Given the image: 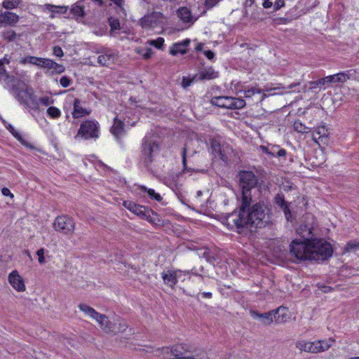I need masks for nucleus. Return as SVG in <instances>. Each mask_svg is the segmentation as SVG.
<instances>
[{"label": "nucleus", "mask_w": 359, "mask_h": 359, "mask_svg": "<svg viewBox=\"0 0 359 359\" xmlns=\"http://www.w3.org/2000/svg\"><path fill=\"white\" fill-rule=\"evenodd\" d=\"M234 90L237 93L240 92L244 93V97L246 98L252 97L255 95H260L262 93V90L257 88L256 86L251 87L250 88L246 89L243 87L240 88V84L237 83L235 85Z\"/></svg>", "instance_id": "c756f323"}, {"label": "nucleus", "mask_w": 359, "mask_h": 359, "mask_svg": "<svg viewBox=\"0 0 359 359\" xmlns=\"http://www.w3.org/2000/svg\"><path fill=\"white\" fill-rule=\"evenodd\" d=\"M1 193L5 196H11V198L13 197V194L11 192V191L8 188H3L1 189Z\"/></svg>", "instance_id": "bf43d9fd"}, {"label": "nucleus", "mask_w": 359, "mask_h": 359, "mask_svg": "<svg viewBox=\"0 0 359 359\" xmlns=\"http://www.w3.org/2000/svg\"><path fill=\"white\" fill-rule=\"evenodd\" d=\"M263 6L266 8H269L272 6V2L270 0H264Z\"/></svg>", "instance_id": "680f3d73"}, {"label": "nucleus", "mask_w": 359, "mask_h": 359, "mask_svg": "<svg viewBox=\"0 0 359 359\" xmlns=\"http://www.w3.org/2000/svg\"><path fill=\"white\" fill-rule=\"evenodd\" d=\"M205 5L208 8H212L217 3V0H205Z\"/></svg>", "instance_id": "052dcab7"}, {"label": "nucleus", "mask_w": 359, "mask_h": 359, "mask_svg": "<svg viewBox=\"0 0 359 359\" xmlns=\"http://www.w3.org/2000/svg\"><path fill=\"white\" fill-rule=\"evenodd\" d=\"M177 17L184 24V27H189L195 21L190 10L187 7H181L177 10Z\"/></svg>", "instance_id": "2eb2a0df"}, {"label": "nucleus", "mask_w": 359, "mask_h": 359, "mask_svg": "<svg viewBox=\"0 0 359 359\" xmlns=\"http://www.w3.org/2000/svg\"><path fill=\"white\" fill-rule=\"evenodd\" d=\"M53 55H55L56 57H61L64 55L63 50H62V48L60 46H55L53 48Z\"/></svg>", "instance_id": "4d7b16f0"}, {"label": "nucleus", "mask_w": 359, "mask_h": 359, "mask_svg": "<svg viewBox=\"0 0 359 359\" xmlns=\"http://www.w3.org/2000/svg\"><path fill=\"white\" fill-rule=\"evenodd\" d=\"M97 53L99 55L96 57V62L101 66H108L115 62L118 58L117 52L111 49L102 48Z\"/></svg>", "instance_id": "f8f14e48"}, {"label": "nucleus", "mask_w": 359, "mask_h": 359, "mask_svg": "<svg viewBox=\"0 0 359 359\" xmlns=\"http://www.w3.org/2000/svg\"><path fill=\"white\" fill-rule=\"evenodd\" d=\"M197 80H198V78H197L196 75H195L192 78L184 76L182 78V86L184 88H187V87L190 86L195 81H197Z\"/></svg>", "instance_id": "09e8293b"}, {"label": "nucleus", "mask_w": 359, "mask_h": 359, "mask_svg": "<svg viewBox=\"0 0 359 359\" xmlns=\"http://www.w3.org/2000/svg\"><path fill=\"white\" fill-rule=\"evenodd\" d=\"M44 254H45V250L43 248H40L39 250H38L36 251L38 261H39V264H44L46 262L45 257H44Z\"/></svg>", "instance_id": "5fc2aeb1"}, {"label": "nucleus", "mask_w": 359, "mask_h": 359, "mask_svg": "<svg viewBox=\"0 0 359 359\" xmlns=\"http://www.w3.org/2000/svg\"><path fill=\"white\" fill-rule=\"evenodd\" d=\"M60 83L62 87L67 88L70 85L71 79L67 76H63L60 78Z\"/></svg>", "instance_id": "6e6d98bb"}, {"label": "nucleus", "mask_w": 359, "mask_h": 359, "mask_svg": "<svg viewBox=\"0 0 359 359\" xmlns=\"http://www.w3.org/2000/svg\"><path fill=\"white\" fill-rule=\"evenodd\" d=\"M182 277V270L168 271L162 273V278L165 285L173 287L177 283V280Z\"/></svg>", "instance_id": "4468645a"}, {"label": "nucleus", "mask_w": 359, "mask_h": 359, "mask_svg": "<svg viewBox=\"0 0 359 359\" xmlns=\"http://www.w3.org/2000/svg\"><path fill=\"white\" fill-rule=\"evenodd\" d=\"M79 308L81 311L93 319L98 316V312L86 304H80Z\"/></svg>", "instance_id": "f704fd0d"}, {"label": "nucleus", "mask_w": 359, "mask_h": 359, "mask_svg": "<svg viewBox=\"0 0 359 359\" xmlns=\"http://www.w3.org/2000/svg\"><path fill=\"white\" fill-rule=\"evenodd\" d=\"M141 189L147 192L151 199L155 200L156 201H161L162 200L161 195L156 193L154 189H148L146 187H142Z\"/></svg>", "instance_id": "58836bf2"}, {"label": "nucleus", "mask_w": 359, "mask_h": 359, "mask_svg": "<svg viewBox=\"0 0 359 359\" xmlns=\"http://www.w3.org/2000/svg\"><path fill=\"white\" fill-rule=\"evenodd\" d=\"M297 233L306 241H313L314 238L313 229L311 224H302L297 229Z\"/></svg>", "instance_id": "6ab92c4d"}, {"label": "nucleus", "mask_w": 359, "mask_h": 359, "mask_svg": "<svg viewBox=\"0 0 359 359\" xmlns=\"http://www.w3.org/2000/svg\"><path fill=\"white\" fill-rule=\"evenodd\" d=\"M203 271V267H200L197 269L196 267H193L191 270L182 271V277L187 276L188 280L190 281L196 280L201 282L203 280V276L201 274V272Z\"/></svg>", "instance_id": "412c9836"}, {"label": "nucleus", "mask_w": 359, "mask_h": 359, "mask_svg": "<svg viewBox=\"0 0 359 359\" xmlns=\"http://www.w3.org/2000/svg\"><path fill=\"white\" fill-rule=\"evenodd\" d=\"M240 186L241 187V202L243 205L252 203V191H262V186L259 184L257 177L251 171H241L239 172Z\"/></svg>", "instance_id": "f03ea898"}, {"label": "nucleus", "mask_w": 359, "mask_h": 359, "mask_svg": "<svg viewBox=\"0 0 359 359\" xmlns=\"http://www.w3.org/2000/svg\"><path fill=\"white\" fill-rule=\"evenodd\" d=\"M334 339L329 338L327 340L308 341L301 339L297 341L296 347L301 351L320 353L329 349L334 343Z\"/></svg>", "instance_id": "39448f33"}, {"label": "nucleus", "mask_w": 359, "mask_h": 359, "mask_svg": "<svg viewBox=\"0 0 359 359\" xmlns=\"http://www.w3.org/2000/svg\"><path fill=\"white\" fill-rule=\"evenodd\" d=\"M196 154V151L191 150L189 148L188 143H187L185 144L184 147L183 148L182 154V163H183L184 170H188L187 165V158L193 156L194 154Z\"/></svg>", "instance_id": "72a5a7b5"}, {"label": "nucleus", "mask_w": 359, "mask_h": 359, "mask_svg": "<svg viewBox=\"0 0 359 359\" xmlns=\"http://www.w3.org/2000/svg\"><path fill=\"white\" fill-rule=\"evenodd\" d=\"M327 136V129L325 126H320L312 133V139L314 142Z\"/></svg>", "instance_id": "473e14b6"}, {"label": "nucleus", "mask_w": 359, "mask_h": 359, "mask_svg": "<svg viewBox=\"0 0 359 359\" xmlns=\"http://www.w3.org/2000/svg\"><path fill=\"white\" fill-rule=\"evenodd\" d=\"M311 252V260L323 261L332 256L333 250L327 241L315 238L312 241Z\"/></svg>", "instance_id": "0eeeda50"}, {"label": "nucleus", "mask_w": 359, "mask_h": 359, "mask_svg": "<svg viewBox=\"0 0 359 359\" xmlns=\"http://www.w3.org/2000/svg\"><path fill=\"white\" fill-rule=\"evenodd\" d=\"M41 10L44 12L51 13V18H54L55 13H65L67 11V7L63 6H55L50 4H45L41 6Z\"/></svg>", "instance_id": "a878e982"}, {"label": "nucleus", "mask_w": 359, "mask_h": 359, "mask_svg": "<svg viewBox=\"0 0 359 359\" xmlns=\"http://www.w3.org/2000/svg\"><path fill=\"white\" fill-rule=\"evenodd\" d=\"M8 280L12 287L18 292H24L26 289L23 278L17 270L12 271L8 276Z\"/></svg>", "instance_id": "ddd939ff"}, {"label": "nucleus", "mask_w": 359, "mask_h": 359, "mask_svg": "<svg viewBox=\"0 0 359 359\" xmlns=\"http://www.w3.org/2000/svg\"><path fill=\"white\" fill-rule=\"evenodd\" d=\"M47 114L52 118H57L61 116V111L55 107H50L47 109Z\"/></svg>", "instance_id": "c03bdc74"}, {"label": "nucleus", "mask_w": 359, "mask_h": 359, "mask_svg": "<svg viewBox=\"0 0 359 359\" xmlns=\"http://www.w3.org/2000/svg\"><path fill=\"white\" fill-rule=\"evenodd\" d=\"M43 58L34 56H28L23 60V62H27L41 67Z\"/></svg>", "instance_id": "a19ab883"}, {"label": "nucleus", "mask_w": 359, "mask_h": 359, "mask_svg": "<svg viewBox=\"0 0 359 359\" xmlns=\"http://www.w3.org/2000/svg\"><path fill=\"white\" fill-rule=\"evenodd\" d=\"M331 78H333L332 83H344L350 79V72H339L338 74L331 75Z\"/></svg>", "instance_id": "e433bc0d"}, {"label": "nucleus", "mask_w": 359, "mask_h": 359, "mask_svg": "<svg viewBox=\"0 0 359 359\" xmlns=\"http://www.w3.org/2000/svg\"><path fill=\"white\" fill-rule=\"evenodd\" d=\"M53 228L56 231L69 235L73 233L75 223L71 217L67 215H60L55 218L53 222Z\"/></svg>", "instance_id": "9b49d317"}, {"label": "nucleus", "mask_w": 359, "mask_h": 359, "mask_svg": "<svg viewBox=\"0 0 359 359\" xmlns=\"http://www.w3.org/2000/svg\"><path fill=\"white\" fill-rule=\"evenodd\" d=\"M123 205L129 211L142 219H146L150 223H154V219L153 218L154 213L147 207L136 204L135 202L131 201H124Z\"/></svg>", "instance_id": "9d476101"}, {"label": "nucleus", "mask_w": 359, "mask_h": 359, "mask_svg": "<svg viewBox=\"0 0 359 359\" xmlns=\"http://www.w3.org/2000/svg\"><path fill=\"white\" fill-rule=\"evenodd\" d=\"M18 0H5L3 2V6L6 9H13L18 6Z\"/></svg>", "instance_id": "8fccbe9b"}, {"label": "nucleus", "mask_w": 359, "mask_h": 359, "mask_svg": "<svg viewBox=\"0 0 359 359\" xmlns=\"http://www.w3.org/2000/svg\"><path fill=\"white\" fill-rule=\"evenodd\" d=\"M210 102L212 105L229 109H241L246 105L243 99L231 96H215L212 97Z\"/></svg>", "instance_id": "1a4fd4ad"}, {"label": "nucleus", "mask_w": 359, "mask_h": 359, "mask_svg": "<svg viewBox=\"0 0 359 359\" xmlns=\"http://www.w3.org/2000/svg\"><path fill=\"white\" fill-rule=\"evenodd\" d=\"M135 53L142 55V57L145 60L149 59L153 54L152 50L150 48H136Z\"/></svg>", "instance_id": "ea45409f"}, {"label": "nucleus", "mask_w": 359, "mask_h": 359, "mask_svg": "<svg viewBox=\"0 0 359 359\" xmlns=\"http://www.w3.org/2000/svg\"><path fill=\"white\" fill-rule=\"evenodd\" d=\"M108 22L110 26V35L115 36L121 29L119 20L114 17L108 18Z\"/></svg>", "instance_id": "2f4dec72"}, {"label": "nucleus", "mask_w": 359, "mask_h": 359, "mask_svg": "<svg viewBox=\"0 0 359 359\" xmlns=\"http://www.w3.org/2000/svg\"><path fill=\"white\" fill-rule=\"evenodd\" d=\"M100 135V126L95 119H88L81 123L76 138L81 137L85 140H96Z\"/></svg>", "instance_id": "20e7f679"}, {"label": "nucleus", "mask_w": 359, "mask_h": 359, "mask_svg": "<svg viewBox=\"0 0 359 359\" xmlns=\"http://www.w3.org/2000/svg\"><path fill=\"white\" fill-rule=\"evenodd\" d=\"M112 327L115 328L116 330L117 331L116 333H114V334H116L119 332H124L127 328V325L126 324V323L123 320H118V323H114L112 325Z\"/></svg>", "instance_id": "de8ad7c7"}, {"label": "nucleus", "mask_w": 359, "mask_h": 359, "mask_svg": "<svg viewBox=\"0 0 359 359\" xmlns=\"http://www.w3.org/2000/svg\"><path fill=\"white\" fill-rule=\"evenodd\" d=\"M191 41L188 39L182 41L175 43L172 45L170 49V53L172 55H177V54H184L187 53V47L189 46Z\"/></svg>", "instance_id": "4be33fe9"}, {"label": "nucleus", "mask_w": 359, "mask_h": 359, "mask_svg": "<svg viewBox=\"0 0 359 359\" xmlns=\"http://www.w3.org/2000/svg\"><path fill=\"white\" fill-rule=\"evenodd\" d=\"M19 17L14 13L6 11L0 12V27L4 25H13L18 22Z\"/></svg>", "instance_id": "a211bd4d"}, {"label": "nucleus", "mask_w": 359, "mask_h": 359, "mask_svg": "<svg viewBox=\"0 0 359 359\" xmlns=\"http://www.w3.org/2000/svg\"><path fill=\"white\" fill-rule=\"evenodd\" d=\"M39 102L43 106H49L54 103V100L50 96H43L39 98Z\"/></svg>", "instance_id": "603ef678"}, {"label": "nucleus", "mask_w": 359, "mask_h": 359, "mask_svg": "<svg viewBox=\"0 0 359 359\" xmlns=\"http://www.w3.org/2000/svg\"><path fill=\"white\" fill-rule=\"evenodd\" d=\"M312 241L293 240L290 245V252L299 260H311Z\"/></svg>", "instance_id": "6e6552de"}, {"label": "nucleus", "mask_w": 359, "mask_h": 359, "mask_svg": "<svg viewBox=\"0 0 359 359\" xmlns=\"http://www.w3.org/2000/svg\"><path fill=\"white\" fill-rule=\"evenodd\" d=\"M41 67L46 69L47 72L50 74H60L65 71V67L63 65H60L48 58H43Z\"/></svg>", "instance_id": "dca6fc26"}, {"label": "nucleus", "mask_w": 359, "mask_h": 359, "mask_svg": "<svg viewBox=\"0 0 359 359\" xmlns=\"http://www.w3.org/2000/svg\"><path fill=\"white\" fill-rule=\"evenodd\" d=\"M293 126L294 130L300 133H307L309 131V128L299 121H295Z\"/></svg>", "instance_id": "a18cd8bd"}, {"label": "nucleus", "mask_w": 359, "mask_h": 359, "mask_svg": "<svg viewBox=\"0 0 359 359\" xmlns=\"http://www.w3.org/2000/svg\"><path fill=\"white\" fill-rule=\"evenodd\" d=\"M111 3H113L116 6V11L121 16H126V10L125 6L126 2L125 0H109Z\"/></svg>", "instance_id": "4c0bfd02"}, {"label": "nucleus", "mask_w": 359, "mask_h": 359, "mask_svg": "<svg viewBox=\"0 0 359 359\" xmlns=\"http://www.w3.org/2000/svg\"><path fill=\"white\" fill-rule=\"evenodd\" d=\"M203 53L206 57L210 60L215 57V53L210 50H205Z\"/></svg>", "instance_id": "13d9d810"}, {"label": "nucleus", "mask_w": 359, "mask_h": 359, "mask_svg": "<svg viewBox=\"0 0 359 359\" xmlns=\"http://www.w3.org/2000/svg\"><path fill=\"white\" fill-rule=\"evenodd\" d=\"M323 289H322L325 292H327L328 291L330 290V287H327V286H323Z\"/></svg>", "instance_id": "774afa93"}, {"label": "nucleus", "mask_w": 359, "mask_h": 359, "mask_svg": "<svg viewBox=\"0 0 359 359\" xmlns=\"http://www.w3.org/2000/svg\"><path fill=\"white\" fill-rule=\"evenodd\" d=\"M198 80H210L218 77V73L212 67L202 69L198 74H196Z\"/></svg>", "instance_id": "cd10ccee"}, {"label": "nucleus", "mask_w": 359, "mask_h": 359, "mask_svg": "<svg viewBox=\"0 0 359 359\" xmlns=\"http://www.w3.org/2000/svg\"><path fill=\"white\" fill-rule=\"evenodd\" d=\"M210 151L215 158H218L222 160L223 161L227 160L226 156L222 151V147L219 140L215 138L210 139Z\"/></svg>", "instance_id": "f3484780"}, {"label": "nucleus", "mask_w": 359, "mask_h": 359, "mask_svg": "<svg viewBox=\"0 0 359 359\" xmlns=\"http://www.w3.org/2000/svg\"><path fill=\"white\" fill-rule=\"evenodd\" d=\"M274 203L283 211L287 221H290L292 218V214L284 196L277 194L274 198Z\"/></svg>", "instance_id": "5701e85b"}, {"label": "nucleus", "mask_w": 359, "mask_h": 359, "mask_svg": "<svg viewBox=\"0 0 359 359\" xmlns=\"http://www.w3.org/2000/svg\"><path fill=\"white\" fill-rule=\"evenodd\" d=\"M2 36L5 39L11 41H13L15 39L16 34L13 30L8 29V30L4 31L2 33Z\"/></svg>", "instance_id": "864d4df0"}, {"label": "nucleus", "mask_w": 359, "mask_h": 359, "mask_svg": "<svg viewBox=\"0 0 359 359\" xmlns=\"http://www.w3.org/2000/svg\"><path fill=\"white\" fill-rule=\"evenodd\" d=\"M164 39L163 37H158L156 39H151L147 41V44L153 46L158 49H163L164 44Z\"/></svg>", "instance_id": "79ce46f5"}, {"label": "nucleus", "mask_w": 359, "mask_h": 359, "mask_svg": "<svg viewBox=\"0 0 359 359\" xmlns=\"http://www.w3.org/2000/svg\"><path fill=\"white\" fill-rule=\"evenodd\" d=\"M4 63L8 64L9 60L4 57L3 60H0V80L6 79L8 77L4 66Z\"/></svg>", "instance_id": "49530a36"}, {"label": "nucleus", "mask_w": 359, "mask_h": 359, "mask_svg": "<svg viewBox=\"0 0 359 359\" xmlns=\"http://www.w3.org/2000/svg\"><path fill=\"white\" fill-rule=\"evenodd\" d=\"M251 203L243 205L227 215L226 223L229 229L241 228L247 225L262 228L271 223L272 212L270 203L265 197L250 206Z\"/></svg>", "instance_id": "f257e3e1"}, {"label": "nucleus", "mask_w": 359, "mask_h": 359, "mask_svg": "<svg viewBox=\"0 0 359 359\" xmlns=\"http://www.w3.org/2000/svg\"><path fill=\"white\" fill-rule=\"evenodd\" d=\"M90 110L84 108L82 106L81 102L76 98L74 100V110L72 112V116L74 118H79L85 116L89 115Z\"/></svg>", "instance_id": "b1692460"}, {"label": "nucleus", "mask_w": 359, "mask_h": 359, "mask_svg": "<svg viewBox=\"0 0 359 359\" xmlns=\"http://www.w3.org/2000/svg\"><path fill=\"white\" fill-rule=\"evenodd\" d=\"M297 85H298L297 83H292V84L288 86V87H287L288 90L287 91L289 92L290 90H292L293 88V87H296V86H297Z\"/></svg>", "instance_id": "338daca9"}, {"label": "nucleus", "mask_w": 359, "mask_h": 359, "mask_svg": "<svg viewBox=\"0 0 359 359\" xmlns=\"http://www.w3.org/2000/svg\"><path fill=\"white\" fill-rule=\"evenodd\" d=\"M71 13L77 20L82 18L85 15L84 1H78L74 4L71 8Z\"/></svg>", "instance_id": "7c9ffc66"}, {"label": "nucleus", "mask_w": 359, "mask_h": 359, "mask_svg": "<svg viewBox=\"0 0 359 359\" xmlns=\"http://www.w3.org/2000/svg\"><path fill=\"white\" fill-rule=\"evenodd\" d=\"M94 320L99 323L100 327L105 332L116 333L117 332L115 328L112 327L113 325L109 320L107 316L98 313V316L95 317Z\"/></svg>", "instance_id": "aec40b11"}, {"label": "nucleus", "mask_w": 359, "mask_h": 359, "mask_svg": "<svg viewBox=\"0 0 359 359\" xmlns=\"http://www.w3.org/2000/svg\"><path fill=\"white\" fill-rule=\"evenodd\" d=\"M110 131L116 139L120 138L124 133V123L121 120L115 117Z\"/></svg>", "instance_id": "c85d7f7f"}, {"label": "nucleus", "mask_w": 359, "mask_h": 359, "mask_svg": "<svg viewBox=\"0 0 359 359\" xmlns=\"http://www.w3.org/2000/svg\"><path fill=\"white\" fill-rule=\"evenodd\" d=\"M268 153V151H266ZM269 154L273 156H285L286 154V151L283 149H280L277 147H273L272 148V151L269 152Z\"/></svg>", "instance_id": "3c124183"}, {"label": "nucleus", "mask_w": 359, "mask_h": 359, "mask_svg": "<svg viewBox=\"0 0 359 359\" xmlns=\"http://www.w3.org/2000/svg\"><path fill=\"white\" fill-rule=\"evenodd\" d=\"M203 43H198L195 48L196 50L200 51V50H203Z\"/></svg>", "instance_id": "69168bd1"}, {"label": "nucleus", "mask_w": 359, "mask_h": 359, "mask_svg": "<svg viewBox=\"0 0 359 359\" xmlns=\"http://www.w3.org/2000/svg\"><path fill=\"white\" fill-rule=\"evenodd\" d=\"M273 311V321L278 324L284 323L289 319L287 310L285 307H279Z\"/></svg>", "instance_id": "bb28decb"}, {"label": "nucleus", "mask_w": 359, "mask_h": 359, "mask_svg": "<svg viewBox=\"0 0 359 359\" xmlns=\"http://www.w3.org/2000/svg\"><path fill=\"white\" fill-rule=\"evenodd\" d=\"M160 144L150 137H145L142 144L141 158L144 165L149 168L160 153Z\"/></svg>", "instance_id": "7ed1b4c3"}, {"label": "nucleus", "mask_w": 359, "mask_h": 359, "mask_svg": "<svg viewBox=\"0 0 359 359\" xmlns=\"http://www.w3.org/2000/svg\"><path fill=\"white\" fill-rule=\"evenodd\" d=\"M333 81V78H331V75L330 76H325L323 79H318L317 81H315L311 83V84L316 87V86H325L326 84H329V83H332Z\"/></svg>", "instance_id": "37998d69"}, {"label": "nucleus", "mask_w": 359, "mask_h": 359, "mask_svg": "<svg viewBox=\"0 0 359 359\" xmlns=\"http://www.w3.org/2000/svg\"><path fill=\"white\" fill-rule=\"evenodd\" d=\"M6 128L15 137L18 136V133L15 132V128L11 126L8 125L6 126Z\"/></svg>", "instance_id": "e2e57ef3"}, {"label": "nucleus", "mask_w": 359, "mask_h": 359, "mask_svg": "<svg viewBox=\"0 0 359 359\" xmlns=\"http://www.w3.org/2000/svg\"><path fill=\"white\" fill-rule=\"evenodd\" d=\"M202 297L203 298L210 299L212 297V292H205L201 294Z\"/></svg>", "instance_id": "0e129e2a"}, {"label": "nucleus", "mask_w": 359, "mask_h": 359, "mask_svg": "<svg viewBox=\"0 0 359 359\" xmlns=\"http://www.w3.org/2000/svg\"><path fill=\"white\" fill-rule=\"evenodd\" d=\"M250 315L254 319L259 320L265 325H270L273 321V311L259 313L255 311H250Z\"/></svg>", "instance_id": "393cba45"}, {"label": "nucleus", "mask_w": 359, "mask_h": 359, "mask_svg": "<svg viewBox=\"0 0 359 359\" xmlns=\"http://www.w3.org/2000/svg\"><path fill=\"white\" fill-rule=\"evenodd\" d=\"M359 250V239L349 241L344 248V252H356Z\"/></svg>", "instance_id": "c9c22d12"}, {"label": "nucleus", "mask_w": 359, "mask_h": 359, "mask_svg": "<svg viewBox=\"0 0 359 359\" xmlns=\"http://www.w3.org/2000/svg\"><path fill=\"white\" fill-rule=\"evenodd\" d=\"M139 24L146 30L162 29L167 24V18L161 12L153 11L142 17Z\"/></svg>", "instance_id": "423d86ee"}]
</instances>
